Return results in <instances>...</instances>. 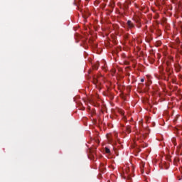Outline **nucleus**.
Instances as JSON below:
<instances>
[{
	"instance_id": "7",
	"label": "nucleus",
	"mask_w": 182,
	"mask_h": 182,
	"mask_svg": "<svg viewBox=\"0 0 182 182\" xmlns=\"http://www.w3.org/2000/svg\"><path fill=\"white\" fill-rule=\"evenodd\" d=\"M93 82H94L95 85H96V83H97V79L94 78Z\"/></svg>"
},
{
	"instance_id": "10",
	"label": "nucleus",
	"mask_w": 182,
	"mask_h": 182,
	"mask_svg": "<svg viewBox=\"0 0 182 182\" xmlns=\"http://www.w3.org/2000/svg\"><path fill=\"white\" fill-rule=\"evenodd\" d=\"M141 82H144V79H143V78L141 79Z\"/></svg>"
},
{
	"instance_id": "11",
	"label": "nucleus",
	"mask_w": 182,
	"mask_h": 182,
	"mask_svg": "<svg viewBox=\"0 0 182 182\" xmlns=\"http://www.w3.org/2000/svg\"><path fill=\"white\" fill-rule=\"evenodd\" d=\"M114 136H115V137H117V134H114Z\"/></svg>"
},
{
	"instance_id": "6",
	"label": "nucleus",
	"mask_w": 182,
	"mask_h": 182,
	"mask_svg": "<svg viewBox=\"0 0 182 182\" xmlns=\"http://www.w3.org/2000/svg\"><path fill=\"white\" fill-rule=\"evenodd\" d=\"M107 139H108V140H109V141H112V139L110 138V135H109V134H107Z\"/></svg>"
},
{
	"instance_id": "8",
	"label": "nucleus",
	"mask_w": 182,
	"mask_h": 182,
	"mask_svg": "<svg viewBox=\"0 0 182 182\" xmlns=\"http://www.w3.org/2000/svg\"><path fill=\"white\" fill-rule=\"evenodd\" d=\"M127 131L129 133H130V127H127Z\"/></svg>"
},
{
	"instance_id": "9",
	"label": "nucleus",
	"mask_w": 182,
	"mask_h": 182,
	"mask_svg": "<svg viewBox=\"0 0 182 182\" xmlns=\"http://www.w3.org/2000/svg\"><path fill=\"white\" fill-rule=\"evenodd\" d=\"M160 45H161V42H159V43H158V46H160Z\"/></svg>"
},
{
	"instance_id": "1",
	"label": "nucleus",
	"mask_w": 182,
	"mask_h": 182,
	"mask_svg": "<svg viewBox=\"0 0 182 182\" xmlns=\"http://www.w3.org/2000/svg\"><path fill=\"white\" fill-rule=\"evenodd\" d=\"M129 171H130V169L129 168H126L124 171V178H128V180H130V176L129 175Z\"/></svg>"
},
{
	"instance_id": "12",
	"label": "nucleus",
	"mask_w": 182,
	"mask_h": 182,
	"mask_svg": "<svg viewBox=\"0 0 182 182\" xmlns=\"http://www.w3.org/2000/svg\"><path fill=\"white\" fill-rule=\"evenodd\" d=\"M94 68H95V69H97V67L95 66V67H94Z\"/></svg>"
},
{
	"instance_id": "2",
	"label": "nucleus",
	"mask_w": 182,
	"mask_h": 182,
	"mask_svg": "<svg viewBox=\"0 0 182 182\" xmlns=\"http://www.w3.org/2000/svg\"><path fill=\"white\" fill-rule=\"evenodd\" d=\"M127 26L128 31H129V29H133V28H134V23H133V22H132V21L128 20L127 22Z\"/></svg>"
},
{
	"instance_id": "4",
	"label": "nucleus",
	"mask_w": 182,
	"mask_h": 182,
	"mask_svg": "<svg viewBox=\"0 0 182 182\" xmlns=\"http://www.w3.org/2000/svg\"><path fill=\"white\" fill-rule=\"evenodd\" d=\"M175 69L176 70L177 72H180V69H181L180 65L178 64L175 65Z\"/></svg>"
},
{
	"instance_id": "3",
	"label": "nucleus",
	"mask_w": 182,
	"mask_h": 182,
	"mask_svg": "<svg viewBox=\"0 0 182 182\" xmlns=\"http://www.w3.org/2000/svg\"><path fill=\"white\" fill-rule=\"evenodd\" d=\"M144 166L145 164L144 162H141L140 164V168H141V173L143 174V173H144V170L143 168H144Z\"/></svg>"
},
{
	"instance_id": "5",
	"label": "nucleus",
	"mask_w": 182,
	"mask_h": 182,
	"mask_svg": "<svg viewBox=\"0 0 182 182\" xmlns=\"http://www.w3.org/2000/svg\"><path fill=\"white\" fill-rule=\"evenodd\" d=\"M105 153H107V154H109V153H110V149L106 147V148H105Z\"/></svg>"
}]
</instances>
